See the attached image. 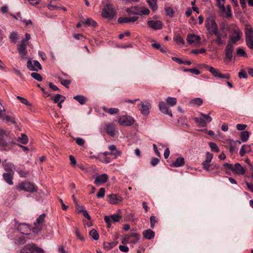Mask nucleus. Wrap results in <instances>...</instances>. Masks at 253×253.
I'll use <instances>...</instances> for the list:
<instances>
[{"instance_id": "1", "label": "nucleus", "mask_w": 253, "mask_h": 253, "mask_svg": "<svg viewBox=\"0 0 253 253\" xmlns=\"http://www.w3.org/2000/svg\"><path fill=\"white\" fill-rule=\"evenodd\" d=\"M206 27L210 35L216 36V39L213 41L215 43L218 45L225 43L227 35L224 31L218 30L217 25L213 18H209L206 20Z\"/></svg>"}, {"instance_id": "2", "label": "nucleus", "mask_w": 253, "mask_h": 253, "mask_svg": "<svg viewBox=\"0 0 253 253\" xmlns=\"http://www.w3.org/2000/svg\"><path fill=\"white\" fill-rule=\"evenodd\" d=\"M16 138L13 134L0 128V147L4 151L11 149V145L15 144Z\"/></svg>"}, {"instance_id": "3", "label": "nucleus", "mask_w": 253, "mask_h": 253, "mask_svg": "<svg viewBox=\"0 0 253 253\" xmlns=\"http://www.w3.org/2000/svg\"><path fill=\"white\" fill-rule=\"evenodd\" d=\"M42 222H33V224H27L25 222L20 223L17 225V230L21 234L29 235L31 231L38 233L41 229Z\"/></svg>"}, {"instance_id": "4", "label": "nucleus", "mask_w": 253, "mask_h": 253, "mask_svg": "<svg viewBox=\"0 0 253 253\" xmlns=\"http://www.w3.org/2000/svg\"><path fill=\"white\" fill-rule=\"evenodd\" d=\"M126 11L128 13L129 15L132 14L138 15H147L150 13V10L145 7H139V6H131L129 8H127L126 9Z\"/></svg>"}, {"instance_id": "5", "label": "nucleus", "mask_w": 253, "mask_h": 253, "mask_svg": "<svg viewBox=\"0 0 253 253\" xmlns=\"http://www.w3.org/2000/svg\"><path fill=\"white\" fill-rule=\"evenodd\" d=\"M17 189L19 190H23L29 192H34L37 190L36 185L28 181H26L19 183L17 186Z\"/></svg>"}, {"instance_id": "6", "label": "nucleus", "mask_w": 253, "mask_h": 253, "mask_svg": "<svg viewBox=\"0 0 253 253\" xmlns=\"http://www.w3.org/2000/svg\"><path fill=\"white\" fill-rule=\"evenodd\" d=\"M42 249L34 244H27L21 250L20 253H43Z\"/></svg>"}, {"instance_id": "7", "label": "nucleus", "mask_w": 253, "mask_h": 253, "mask_svg": "<svg viewBox=\"0 0 253 253\" xmlns=\"http://www.w3.org/2000/svg\"><path fill=\"white\" fill-rule=\"evenodd\" d=\"M101 15L103 17L109 19L114 18L116 15V12L114 9L113 5L111 4H106L102 9Z\"/></svg>"}, {"instance_id": "8", "label": "nucleus", "mask_w": 253, "mask_h": 253, "mask_svg": "<svg viewBox=\"0 0 253 253\" xmlns=\"http://www.w3.org/2000/svg\"><path fill=\"white\" fill-rule=\"evenodd\" d=\"M204 67L208 71H209L215 78L226 79H229L230 78V75L229 74H222L217 69L209 65H206L204 66Z\"/></svg>"}, {"instance_id": "9", "label": "nucleus", "mask_w": 253, "mask_h": 253, "mask_svg": "<svg viewBox=\"0 0 253 253\" xmlns=\"http://www.w3.org/2000/svg\"><path fill=\"white\" fill-rule=\"evenodd\" d=\"M234 51V46L231 42V41H228L224 49L225 57L224 58V62L231 61L232 56L233 52Z\"/></svg>"}, {"instance_id": "10", "label": "nucleus", "mask_w": 253, "mask_h": 253, "mask_svg": "<svg viewBox=\"0 0 253 253\" xmlns=\"http://www.w3.org/2000/svg\"><path fill=\"white\" fill-rule=\"evenodd\" d=\"M138 107L143 115L147 116L150 113L151 105L147 101H141Z\"/></svg>"}, {"instance_id": "11", "label": "nucleus", "mask_w": 253, "mask_h": 253, "mask_svg": "<svg viewBox=\"0 0 253 253\" xmlns=\"http://www.w3.org/2000/svg\"><path fill=\"white\" fill-rule=\"evenodd\" d=\"M120 125L124 126H130L134 123L133 118L129 116H123L118 120Z\"/></svg>"}, {"instance_id": "12", "label": "nucleus", "mask_w": 253, "mask_h": 253, "mask_svg": "<svg viewBox=\"0 0 253 253\" xmlns=\"http://www.w3.org/2000/svg\"><path fill=\"white\" fill-rule=\"evenodd\" d=\"M131 237H133L134 239L132 241H130V242L133 244H135L138 242L140 239V235L136 232H132L129 234L126 235L124 236L123 240L122 241V243L125 244L128 242L129 238Z\"/></svg>"}, {"instance_id": "13", "label": "nucleus", "mask_w": 253, "mask_h": 253, "mask_svg": "<svg viewBox=\"0 0 253 253\" xmlns=\"http://www.w3.org/2000/svg\"><path fill=\"white\" fill-rule=\"evenodd\" d=\"M104 129L108 135L111 137H114L116 135V126L114 123H108L105 124Z\"/></svg>"}, {"instance_id": "14", "label": "nucleus", "mask_w": 253, "mask_h": 253, "mask_svg": "<svg viewBox=\"0 0 253 253\" xmlns=\"http://www.w3.org/2000/svg\"><path fill=\"white\" fill-rule=\"evenodd\" d=\"M33 64L32 61L29 60L27 62V68L30 71H38L39 70H42V67L40 62L37 60L33 61Z\"/></svg>"}, {"instance_id": "15", "label": "nucleus", "mask_w": 253, "mask_h": 253, "mask_svg": "<svg viewBox=\"0 0 253 253\" xmlns=\"http://www.w3.org/2000/svg\"><path fill=\"white\" fill-rule=\"evenodd\" d=\"M28 44L25 43L24 41H21L20 44L17 45V50L20 56L24 58L27 54L26 47Z\"/></svg>"}, {"instance_id": "16", "label": "nucleus", "mask_w": 253, "mask_h": 253, "mask_svg": "<svg viewBox=\"0 0 253 253\" xmlns=\"http://www.w3.org/2000/svg\"><path fill=\"white\" fill-rule=\"evenodd\" d=\"M206 168H203L204 169L210 171V172L218 174L219 173V166L216 164H208L206 165Z\"/></svg>"}, {"instance_id": "17", "label": "nucleus", "mask_w": 253, "mask_h": 253, "mask_svg": "<svg viewBox=\"0 0 253 253\" xmlns=\"http://www.w3.org/2000/svg\"><path fill=\"white\" fill-rule=\"evenodd\" d=\"M148 26L154 30H160L163 27V23L160 20H149L147 22Z\"/></svg>"}, {"instance_id": "18", "label": "nucleus", "mask_w": 253, "mask_h": 253, "mask_svg": "<svg viewBox=\"0 0 253 253\" xmlns=\"http://www.w3.org/2000/svg\"><path fill=\"white\" fill-rule=\"evenodd\" d=\"M138 19V17L136 16L120 17L118 20V22L120 24L133 23L136 21Z\"/></svg>"}, {"instance_id": "19", "label": "nucleus", "mask_w": 253, "mask_h": 253, "mask_svg": "<svg viewBox=\"0 0 253 253\" xmlns=\"http://www.w3.org/2000/svg\"><path fill=\"white\" fill-rule=\"evenodd\" d=\"M108 201L111 204L117 205L122 201L121 196L117 194H110L108 196Z\"/></svg>"}, {"instance_id": "20", "label": "nucleus", "mask_w": 253, "mask_h": 253, "mask_svg": "<svg viewBox=\"0 0 253 253\" xmlns=\"http://www.w3.org/2000/svg\"><path fill=\"white\" fill-rule=\"evenodd\" d=\"M187 41L189 44L192 43H199L201 40V38L199 36L195 34H189L187 36Z\"/></svg>"}, {"instance_id": "21", "label": "nucleus", "mask_w": 253, "mask_h": 253, "mask_svg": "<svg viewBox=\"0 0 253 253\" xmlns=\"http://www.w3.org/2000/svg\"><path fill=\"white\" fill-rule=\"evenodd\" d=\"M108 179L107 174L103 173L100 175L97 176L94 181V184L97 186L105 183Z\"/></svg>"}, {"instance_id": "22", "label": "nucleus", "mask_w": 253, "mask_h": 253, "mask_svg": "<svg viewBox=\"0 0 253 253\" xmlns=\"http://www.w3.org/2000/svg\"><path fill=\"white\" fill-rule=\"evenodd\" d=\"M159 106L160 111L163 113L165 114L166 115H168L170 117L172 116V113L171 111L169 110V107L164 102H160Z\"/></svg>"}, {"instance_id": "23", "label": "nucleus", "mask_w": 253, "mask_h": 253, "mask_svg": "<svg viewBox=\"0 0 253 253\" xmlns=\"http://www.w3.org/2000/svg\"><path fill=\"white\" fill-rule=\"evenodd\" d=\"M232 171L235 174L243 175L245 173V169L239 163H236L233 166Z\"/></svg>"}, {"instance_id": "24", "label": "nucleus", "mask_w": 253, "mask_h": 253, "mask_svg": "<svg viewBox=\"0 0 253 253\" xmlns=\"http://www.w3.org/2000/svg\"><path fill=\"white\" fill-rule=\"evenodd\" d=\"M104 221H120L122 219V215L119 213H115L110 216H104Z\"/></svg>"}, {"instance_id": "25", "label": "nucleus", "mask_w": 253, "mask_h": 253, "mask_svg": "<svg viewBox=\"0 0 253 253\" xmlns=\"http://www.w3.org/2000/svg\"><path fill=\"white\" fill-rule=\"evenodd\" d=\"M2 165L4 170L7 171L6 173H14L13 169H14V166L13 164L6 163V161L4 160L2 162Z\"/></svg>"}, {"instance_id": "26", "label": "nucleus", "mask_w": 253, "mask_h": 253, "mask_svg": "<svg viewBox=\"0 0 253 253\" xmlns=\"http://www.w3.org/2000/svg\"><path fill=\"white\" fill-rule=\"evenodd\" d=\"M144 238L147 240H151L155 237V232L150 229L145 230L142 232Z\"/></svg>"}, {"instance_id": "27", "label": "nucleus", "mask_w": 253, "mask_h": 253, "mask_svg": "<svg viewBox=\"0 0 253 253\" xmlns=\"http://www.w3.org/2000/svg\"><path fill=\"white\" fill-rule=\"evenodd\" d=\"M185 164V160L183 157H178L177 158L175 162L170 164V166L172 167H180L183 166Z\"/></svg>"}, {"instance_id": "28", "label": "nucleus", "mask_w": 253, "mask_h": 253, "mask_svg": "<svg viewBox=\"0 0 253 253\" xmlns=\"http://www.w3.org/2000/svg\"><path fill=\"white\" fill-rule=\"evenodd\" d=\"M13 175L14 173H4L3 174V177L5 181L6 182H7L8 184L11 185L13 184L12 179L13 178Z\"/></svg>"}, {"instance_id": "29", "label": "nucleus", "mask_w": 253, "mask_h": 253, "mask_svg": "<svg viewBox=\"0 0 253 253\" xmlns=\"http://www.w3.org/2000/svg\"><path fill=\"white\" fill-rule=\"evenodd\" d=\"M206 160L202 164L203 168H206L207 167L206 165L211 162V161L213 158V155L210 152H207L206 154Z\"/></svg>"}, {"instance_id": "30", "label": "nucleus", "mask_w": 253, "mask_h": 253, "mask_svg": "<svg viewBox=\"0 0 253 253\" xmlns=\"http://www.w3.org/2000/svg\"><path fill=\"white\" fill-rule=\"evenodd\" d=\"M227 144L229 146V152L232 154L235 150L236 142L232 139H227L226 140Z\"/></svg>"}, {"instance_id": "31", "label": "nucleus", "mask_w": 253, "mask_h": 253, "mask_svg": "<svg viewBox=\"0 0 253 253\" xmlns=\"http://www.w3.org/2000/svg\"><path fill=\"white\" fill-rule=\"evenodd\" d=\"M82 22L86 26H92L93 27H96L97 25V23L92 18H88L86 20L83 21Z\"/></svg>"}, {"instance_id": "32", "label": "nucleus", "mask_w": 253, "mask_h": 253, "mask_svg": "<svg viewBox=\"0 0 253 253\" xmlns=\"http://www.w3.org/2000/svg\"><path fill=\"white\" fill-rule=\"evenodd\" d=\"M74 99L77 101L80 104L84 105L87 101V98L83 95H78L74 96Z\"/></svg>"}, {"instance_id": "33", "label": "nucleus", "mask_w": 253, "mask_h": 253, "mask_svg": "<svg viewBox=\"0 0 253 253\" xmlns=\"http://www.w3.org/2000/svg\"><path fill=\"white\" fill-rule=\"evenodd\" d=\"M102 109L105 112L109 113V114L111 115L117 114L119 112V110L118 108H108L105 106H103L102 107Z\"/></svg>"}, {"instance_id": "34", "label": "nucleus", "mask_w": 253, "mask_h": 253, "mask_svg": "<svg viewBox=\"0 0 253 253\" xmlns=\"http://www.w3.org/2000/svg\"><path fill=\"white\" fill-rule=\"evenodd\" d=\"M194 120L195 123H197L199 126L201 127H204L207 125L206 121L201 116L198 118H195L194 119Z\"/></svg>"}, {"instance_id": "35", "label": "nucleus", "mask_w": 253, "mask_h": 253, "mask_svg": "<svg viewBox=\"0 0 253 253\" xmlns=\"http://www.w3.org/2000/svg\"><path fill=\"white\" fill-rule=\"evenodd\" d=\"M189 103L191 105H196L199 107L202 105L203 101L201 98H195L191 99Z\"/></svg>"}, {"instance_id": "36", "label": "nucleus", "mask_w": 253, "mask_h": 253, "mask_svg": "<svg viewBox=\"0 0 253 253\" xmlns=\"http://www.w3.org/2000/svg\"><path fill=\"white\" fill-rule=\"evenodd\" d=\"M9 39L11 42L16 43L18 39L17 33L12 32L9 35Z\"/></svg>"}, {"instance_id": "37", "label": "nucleus", "mask_w": 253, "mask_h": 253, "mask_svg": "<svg viewBox=\"0 0 253 253\" xmlns=\"http://www.w3.org/2000/svg\"><path fill=\"white\" fill-rule=\"evenodd\" d=\"M157 0H147L149 6L153 11H156L158 8L156 3Z\"/></svg>"}, {"instance_id": "38", "label": "nucleus", "mask_w": 253, "mask_h": 253, "mask_svg": "<svg viewBox=\"0 0 253 253\" xmlns=\"http://www.w3.org/2000/svg\"><path fill=\"white\" fill-rule=\"evenodd\" d=\"M56 0H51L47 7L50 10H59L60 8L55 4Z\"/></svg>"}, {"instance_id": "39", "label": "nucleus", "mask_w": 253, "mask_h": 253, "mask_svg": "<svg viewBox=\"0 0 253 253\" xmlns=\"http://www.w3.org/2000/svg\"><path fill=\"white\" fill-rule=\"evenodd\" d=\"M17 141L22 144H26L28 142V138L26 134L22 133L21 136L18 138Z\"/></svg>"}, {"instance_id": "40", "label": "nucleus", "mask_w": 253, "mask_h": 253, "mask_svg": "<svg viewBox=\"0 0 253 253\" xmlns=\"http://www.w3.org/2000/svg\"><path fill=\"white\" fill-rule=\"evenodd\" d=\"M152 47L154 48L160 50V51L163 53L166 51V48L165 46L162 47L159 43H154L152 44Z\"/></svg>"}, {"instance_id": "41", "label": "nucleus", "mask_w": 253, "mask_h": 253, "mask_svg": "<svg viewBox=\"0 0 253 253\" xmlns=\"http://www.w3.org/2000/svg\"><path fill=\"white\" fill-rule=\"evenodd\" d=\"M250 134L248 131H243L241 132L240 137L243 142H246L249 138Z\"/></svg>"}, {"instance_id": "42", "label": "nucleus", "mask_w": 253, "mask_h": 253, "mask_svg": "<svg viewBox=\"0 0 253 253\" xmlns=\"http://www.w3.org/2000/svg\"><path fill=\"white\" fill-rule=\"evenodd\" d=\"M166 102L171 106H174L177 103V99L175 97H168L166 99Z\"/></svg>"}, {"instance_id": "43", "label": "nucleus", "mask_w": 253, "mask_h": 253, "mask_svg": "<svg viewBox=\"0 0 253 253\" xmlns=\"http://www.w3.org/2000/svg\"><path fill=\"white\" fill-rule=\"evenodd\" d=\"M89 234L90 236L94 240H97L99 239V235L96 230L92 229L90 231Z\"/></svg>"}, {"instance_id": "44", "label": "nucleus", "mask_w": 253, "mask_h": 253, "mask_svg": "<svg viewBox=\"0 0 253 253\" xmlns=\"http://www.w3.org/2000/svg\"><path fill=\"white\" fill-rule=\"evenodd\" d=\"M217 6L222 11H225V7H224V0H216Z\"/></svg>"}, {"instance_id": "45", "label": "nucleus", "mask_w": 253, "mask_h": 253, "mask_svg": "<svg viewBox=\"0 0 253 253\" xmlns=\"http://www.w3.org/2000/svg\"><path fill=\"white\" fill-rule=\"evenodd\" d=\"M209 144L212 151L215 152H218L219 151L218 146L215 143L210 142Z\"/></svg>"}, {"instance_id": "46", "label": "nucleus", "mask_w": 253, "mask_h": 253, "mask_svg": "<svg viewBox=\"0 0 253 253\" xmlns=\"http://www.w3.org/2000/svg\"><path fill=\"white\" fill-rule=\"evenodd\" d=\"M125 219L126 221H134L136 219L132 213L127 212L125 214Z\"/></svg>"}, {"instance_id": "47", "label": "nucleus", "mask_w": 253, "mask_h": 253, "mask_svg": "<svg viewBox=\"0 0 253 253\" xmlns=\"http://www.w3.org/2000/svg\"><path fill=\"white\" fill-rule=\"evenodd\" d=\"M31 77L38 81L41 82L42 80V76L39 73L33 72L31 75Z\"/></svg>"}, {"instance_id": "48", "label": "nucleus", "mask_w": 253, "mask_h": 253, "mask_svg": "<svg viewBox=\"0 0 253 253\" xmlns=\"http://www.w3.org/2000/svg\"><path fill=\"white\" fill-rule=\"evenodd\" d=\"M2 116L3 118L1 119L2 120H5L6 122H11V123H12L13 124H16V122L15 121L14 119L11 117H10L6 115H2Z\"/></svg>"}, {"instance_id": "49", "label": "nucleus", "mask_w": 253, "mask_h": 253, "mask_svg": "<svg viewBox=\"0 0 253 253\" xmlns=\"http://www.w3.org/2000/svg\"><path fill=\"white\" fill-rule=\"evenodd\" d=\"M230 41L231 42L233 45V43H236L237 42L240 40V36L237 33L236 35L235 36H232L230 37Z\"/></svg>"}, {"instance_id": "50", "label": "nucleus", "mask_w": 253, "mask_h": 253, "mask_svg": "<svg viewBox=\"0 0 253 253\" xmlns=\"http://www.w3.org/2000/svg\"><path fill=\"white\" fill-rule=\"evenodd\" d=\"M246 42L249 48L253 49V38H246Z\"/></svg>"}, {"instance_id": "51", "label": "nucleus", "mask_w": 253, "mask_h": 253, "mask_svg": "<svg viewBox=\"0 0 253 253\" xmlns=\"http://www.w3.org/2000/svg\"><path fill=\"white\" fill-rule=\"evenodd\" d=\"M173 40L174 41L178 43H180L182 44H184V41L183 40L182 37L179 35H175L174 38Z\"/></svg>"}, {"instance_id": "52", "label": "nucleus", "mask_w": 253, "mask_h": 253, "mask_svg": "<svg viewBox=\"0 0 253 253\" xmlns=\"http://www.w3.org/2000/svg\"><path fill=\"white\" fill-rule=\"evenodd\" d=\"M17 99L19 100L21 103L28 106H31V104L27 101V100L22 97H21L20 96H17L16 97Z\"/></svg>"}, {"instance_id": "53", "label": "nucleus", "mask_w": 253, "mask_h": 253, "mask_svg": "<svg viewBox=\"0 0 253 253\" xmlns=\"http://www.w3.org/2000/svg\"><path fill=\"white\" fill-rule=\"evenodd\" d=\"M200 116L202 117V118H204V119L206 121V123H210L212 120V119L210 116L209 114L206 115V114H204L203 113H200Z\"/></svg>"}, {"instance_id": "54", "label": "nucleus", "mask_w": 253, "mask_h": 253, "mask_svg": "<svg viewBox=\"0 0 253 253\" xmlns=\"http://www.w3.org/2000/svg\"><path fill=\"white\" fill-rule=\"evenodd\" d=\"M236 54L238 56H244L246 57L247 56L246 52L241 48H239L236 50Z\"/></svg>"}, {"instance_id": "55", "label": "nucleus", "mask_w": 253, "mask_h": 253, "mask_svg": "<svg viewBox=\"0 0 253 253\" xmlns=\"http://www.w3.org/2000/svg\"><path fill=\"white\" fill-rule=\"evenodd\" d=\"M105 193V189L104 188H101L99 189L98 192L96 196L98 198H101L104 197Z\"/></svg>"}, {"instance_id": "56", "label": "nucleus", "mask_w": 253, "mask_h": 253, "mask_svg": "<svg viewBox=\"0 0 253 253\" xmlns=\"http://www.w3.org/2000/svg\"><path fill=\"white\" fill-rule=\"evenodd\" d=\"M165 10L167 15L171 17L174 16V11L172 8L167 7L165 9Z\"/></svg>"}, {"instance_id": "57", "label": "nucleus", "mask_w": 253, "mask_h": 253, "mask_svg": "<svg viewBox=\"0 0 253 253\" xmlns=\"http://www.w3.org/2000/svg\"><path fill=\"white\" fill-rule=\"evenodd\" d=\"M206 52L205 48H201L199 49H194L191 51V53L197 55L200 53H204Z\"/></svg>"}, {"instance_id": "58", "label": "nucleus", "mask_w": 253, "mask_h": 253, "mask_svg": "<svg viewBox=\"0 0 253 253\" xmlns=\"http://www.w3.org/2000/svg\"><path fill=\"white\" fill-rule=\"evenodd\" d=\"M16 171L18 173L20 176L21 177H26L29 174L28 171H25L22 170H16Z\"/></svg>"}, {"instance_id": "59", "label": "nucleus", "mask_w": 253, "mask_h": 253, "mask_svg": "<svg viewBox=\"0 0 253 253\" xmlns=\"http://www.w3.org/2000/svg\"><path fill=\"white\" fill-rule=\"evenodd\" d=\"M114 247V244L113 243H104V248L106 250H110L112 249Z\"/></svg>"}, {"instance_id": "60", "label": "nucleus", "mask_w": 253, "mask_h": 253, "mask_svg": "<svg viewBox=\"0 0 253 253\" xmlns=\"http://www.w3.org/2000/svg\"><path fill=\"white\" fill-rule=\"evenodd\" d=\"M253 38V31L252 28L248 29L246 32V38Z\"/></svg>"}, {"instance_id": "61", "label": "nucleus", "mask_w": 253, "mask_h": 253, "mask_svg": "<svg viewBox=\"0 0 253 253\" xmlns=\"http://www.w3.org/2000/svg\"><path fill=\"white\" fill-rule=\"evenodd\" d=\"M238 76H239V78H240V79H241V78L246 79L248 77V75L245 71H244V70H242L241 71H240L239 72V73L238 74Z\"/></svg>"}, {"instance_id": "62", "label": "nucleus", "mask_w": 253, "mask_h": 253, "mask_svg": "<svg viewBox=\"0 0 253 253\" xmlns=\"http://www.w3.org/2000/svg\"><path fill=\"white\" fill-rule=\"evenodd\" d=\"M122 154V152L120 150L117 149L114 151L113 152H111V156L113 157V158H117L118 156H121Z\"/></svg>"}, {"instance_id": "63", "label": "nucleus", "mask_w": 253, "mask_h": 253, "mask_svg": "<svg viewBox=\"0 0 253 253\" xmlns=\"http://www.w3.org/2000/svg\"><path fill=\"white\" fill-rule=\"evenodd\" d=\"M75 234L76 235L77 238H78L80 240L84 241V240L83 235L80 233V231L77 228H76L75 229Z\"/></svg>"}, {"instance_id": "64", "label": "nucleus", "mask_w": 253, "mask_h": 253, "mask_svg": "<svg viewBox=\"0 0 253 253\" xmlns=\"http://www.w3.org/2000/svg\"><path fill=\"white\" fill-rule=\"evenodd\" d=\"M76 143L80 146H83L85 143L84 140L80 137H78L76 139Z\"/></svg>"}]
</instances>
